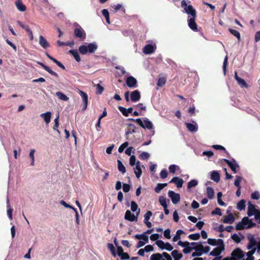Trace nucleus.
<instances>
[{"label":"nucleus","instance_id":"f257e3e1","mask_svg":"<svg viewBox=\"0 0 260 260\" xmlns=\"http://www.w3.org/2000/svg\"><path fill=\"white\" fill-rule=\"evenodd\" d=\"M98 49L96 44L90 43L87 46L82 45L79 47V51L82 55H85L87 53H94Z\"/></svg>","mask_w":260,"mask_h":260},{"label":"nucleus","instance_id":"f03ea898","mask_svg":"<svg viewBox=\"0 0 260 260\" xmlns=\"http://www.w3.org/2000/svg\"><path fill=\"white\" fill-rule=\"evenodd\" d=\"M74 36L76 38L81 40H84L86 39V33L84 29L78 23L76 24V27L74 29Z\"/></svg>","mask_w":260,"mask_h":260},{"label":"nucleus","instance_id":"7ed1b4c3","mask_svg":"<svg viewBox=\"0 0 260 260\" xmlns=\"http://www.w3.org/2000/svg\"><path fill=\"white\" fill-rule=\"evenodd\" d=\"M181 7L184 8L186 13H187L188 14H190L192 17H197L196 11L193 8L192 6H187L185 1L184 0L181 1Z\"/></svg>","mask_w":260,"mask_h":260},{"label":"nucleus","instance_id":"20e7f679","mask_svg":"<svg viewBox=\"0 0 260 260\" xmlns=\"http://www.w3.org/2000/svg\"><path fill=\"white\" fill-rule=\"evenodd\" d=\"M135 122L143 128H147L148 129H151L153 127L152 123L147 118L144 120V123L141 118L136 119Z\"/></svg>","mask_w":260,"mask_h":260},{"label":"nucleus","instance_id":"39448f33","mask_svg":"<svg viewBox=\"0 0 260 260\" xmlns=\"http://www.w3.org/2000/svg\"><path fill=\"white\" fill-rule=\"evenodd\" d=\"M244 256L243 251L241 249L237 248L232 252L231 258L233 260H239L242 258Z\"/></svg>","mask_w":260,"mask_h":260},{"label":"nucleus","instance_id":"423d86ee","mask_svg":"<svg viewBox=\"0 0 260 260\" xmlns=\"http://www.w3.org/2000/svg\"><path fill=\"white\" fill-rule=\"evenodd\" d=\"M140 212V209H139L138 212L137 213V215L135 216L134 214H132L131 212L127 210L125 214L124 218L125 220H127L129 221H137L138 220V215Z\"/></svg>","mask_w":260,"mask_h":260},{"label":"nucleus","instance_id":"0eeeda50","mask_svg":"<svg viewBox=\"0 0 260 260\" xmlns=\"http://www.w3.org/2000/svg\"><path fill=\"white\" fill-rule=\"evenodd\" d=\"M168 196L171 199L173 204H177L180 202V196L179 193H176L174 191L170 190L168 192Z\"/></svg>","mask_w":260,"mask_h":260},{"label":"nucleus","instance_id":"6e6552de","mask_svg":"<svg viewBox=\"0 0 260 260\" xmlns=\"http://www.w3.org/2000/svg\"><path fill=\"white\" fill-rule=\"evenodd\" d=\"M223 160L228 165L229 167L234 173H237L236 168H239V166L234 158L232 159V161L225 158L223 159Z\"/></svg>","mask_w":260,"mask_h":260},{"label":"nucleus","instance_id":"1a4fd4ad","mask_svg":"<svg viewBox=\"0 0 260 260\" xmlns=\"http://www.w3.org/2000/svg\"><path fill=\"white\" fill-rule=\"evenodd\" d=\"M248 210H247V215L248 216H251L253 215H255L257 212L259 211L258 210L256 209L255 205L252 204L251 202H249L248 203Z\"/></svg>","mask_w":260,"mask_h":260},{"label":"nucleus","instance_id":"9d476101","mask_svg":"<svg viewBox=\"0 0 260 260\" xmlns=\"http://www.w3.org/2000/svg\"><path fill=\"white\" fill-rule=\"evenodd\" d=\"M126 83L129 87L134 88L137 87V81L134 77L129 76L126 79Z\"/></svg>","mask_w":260,"mask_h":260},{"label":"nucleus","instance_id":"9b49d317","mask_svg":"<svg viewBox=\"0 0 260 260\" xmlns=\"http://www.w3.org/2000/svg\"><path fill=\"white\" fill-rule=\"evenodd\" d=\"M79 93L81 96L83 102V106L82 109L85 110L86 109L87 107L88 95L86 93L80 90H79Z\"/></svg>","mask_w":260,"mask_h":260},{"label":"nucleus","instance_id":"f8f14e48","mask_svg":"<svg viewBox=\"0 0 260 260\" xmlns=\"http://www.w3.org/2000/svg\"><path fill=\"white\" fill-rule=\"evenodd\" d=\"M196 17H191L188 19V25L189 28L193 30L197 31L198 30L197 24L195 21Z\"/></svg>","mask_w":260,"mask_h":260},{"label":"nucleus","instance_id":"ddd939ff","mask_svg":"<svg viewBox=\"0 0 260 260\" xmlns=\"http://www.w3.org/2000/svg\"><path fill=\"white\" fill-rule=\"evenodd\" d=\"M141 98L140 92L138 90H135L131 93V100L132 102H137Z\"/></svg>","mask_w":260,"mask_h":260},{"label":"nucleus","instance_id":"4468645a","mask_svg":"<svg viewBox=\"0 0 260 260\" xmlns=\"http://www.w3.org/2000/svg\"><path fill=\"white\" fill-rule=\"evenodd\" d=\"M183 182V179L178 177H173L170 181V183H174L178 188L182 187Z\"/></svg>","mask_w":260,"mask_h":260},{"label":"nucleus","instance_id":"2eb2a0df","mask_svg":"<svg viewBox=\"0 0 260 260\" xmlns=\"http://www.w3.org/2000/svg\"><path fill=\"white\" fill-rule=\"evenodd\" d=\"M136 127L134 124L128 123L125 131V135L128 136L132 133H135L136 132Z\"/></svg>","mask_w":260,"mask_h":260},{"label":"nucleus","instance_id":"dca6fc26","mask_svg":"<svg viewBox=\"0 0 260 260\" xmlns=\"http://www.w3.org/2000/svg\"><path fill=\"white\" fill-rule=\"evenodd\" d=\"M118 109L125 117L128 116L129 114L132 113L133 110V109L132 107L126 109L122 106H118Z\"/></svg>","mask_w":260,"mask_h":260},{"label":"nucleus","instance_id":"f3484780","mask_svg":"<svg viewBox=\"0 0 260 260\" xmlns=\"http://www.w3.org/2000/svg\"><path fill=\"white\" fill-rule=\"evenodd\" d=\"M224 250V247H217L213 249V250L210 252V255L216 257H218L219 255L221 253L222 251Z\"/></svg>","mask_w":260,"mask_h":260},{"label":"nucleus","instance_id":"a211bd4d","mask_svg":"<svg viewBox=\"0 0 260 260\" xmlns=\"http://www.w3.org/2000/svg\"><path fill=\"white\" fill-rule=\"evenodd\" d=\"M248 239L249 240V243L247 245L248 249H251L254 248L253 247L257 245L256 241L252 236H248Z\"/></svg>","mask_w":260,"mask_h":260},{"label":"nucleus","instance_id":"6ab92c4d","mask_svg":"<svg viewBox=\"0 0 260 260\" xmlns=\"http://www.w3.org/2000/svg\"><path fill=\"white\" fill-rule=\"evenodd\" d=\"M194 124L190 123H186L185 125L187 129L190 132H196L198 129V124L192 121Z\"/></svg>","mask_w":260,"mask_h":260},{"label":"nucleus","instance_id":"aec40b11","mask_svg":"<svg viewBox=\"0 0 260 260\" xmlns=\"http://www.w3.org/2000/svg\"><path fill=\"white\" fill-rule=\"evenodd\" d=\"M38 63L39 65H40L44 70H45L47 72H48L49 74H50L51 75L56 77V78H58V74L56 73H55V72H54L53 71H52L50 69V67H49L48 66H46L43 63L41 62H38Z\"/></svg>","mask_w":260,"mask_h":260},{"label":"nucleus","instance_id":"412c9836","mask_svg":"<svg viewBox=\"0 0 260 260\" xmlns=\"http://www.w3.org/2000/svg\"><path fill=\"white\" fill-rule=\"evenodd\" d=\"M39 44L44 49L50 47L49 43L42 35L39 36Z\"/></svg>","mask_w":260,"mask_h":260},{"label":"nucleus","instance_id":"4be33fe9","mask_svg":"<svg viewBox=\"0 0 260 260\" xmlns=\"http://www.w3.org/2000/svg\"><path fill=\"white\" fill-rule=\"evenodd\" d=\"M235 220V217L232 214L223 216V222L224 223H232Z\"/></svg>","mask_w":260,"mask_h":260},{"label":"nucleus","instance_id":"5701e85b","mask_svg":"<svg viewBox=\"0 0 260 260\" xmlns=\"http://www.w3.org/2000/svg\"><path fill=\"white\" fill-rule=\"evenodd\" d=\"M15 4L16 6V7L17 9L21 11V12H24L26 10V7L25 5L23 4L21 0H16L15 2Z\"/></svg>","mask_w":260,"mask_h":260},{"label":"nucleus","instance_id":"b1692460","mask_svg":"<svg viewBox=\"0 0 260 260\" xmlns=\"http://www.w3.org/2000/svg\"><path fill=\"white\" fill-rule=\"evenodd\" d=\"M69 52L70 54H72L73 56L76 61L80 62L81 61V58L77 50H69Z\"/></svg>","mask_w":260,"mask_h":260},{"label":"nucleus","instance_id":"393cba45","mask_svg":"<svg viewBox=\"0 0 260 260\" xmlns=\"http://www.w3.org/2000/svg\"><path fill=\"white\" fill-rule=\"evenodd\" d=\"M154 51V47L152 45H146L143 48V52L146 54L153 53Z\"/></svg>","mask_w":260,"mask_h":260},{"label":"nucleus","instance_id":"a878e982","mask_svg":"<svg viewBox=\"0 0 260 260\" xmlns=\"http://www.w3.org/2000/svg\"><path fill=\"white\" fill-rule=\"evenodd\" d=\"M51 115V112H47L46 113L41 114L40 116L44 119L46 123H49L50 121Z\"/></svg>","mask_w":260,"mask_h":260},{"label":"nucleus","instance_id":"bb28decb","mask_svg":"<svg viewBox=\"0 0 260 260\" xmlns=\"http://www.w3.org/2000/svg\"><path fill=\"white\" fill-rule=\"evenodd\" d=\"M211 179L215 182H218L220 180V175L217 171H213L211 175Z\"/></svg>","mask_w":260,"mask_h":260},{"label":"nucleus","instance_id":"cd10ccee","mask_svg":"<svg viewBox=\"0 0 260 260\" xmlns=\"http://www.w3.org/2000/svg\"><path fill=\"white\" fill-rule=\"evenodd\" d=\"M135 238L138 240H143L144 241V242H145V244L146 243L148 242V237L145 234H137L135 236Z\"/></svg>","mask_w":260,"mask_h":260},{"label":"nucleus","instance_id":"c85d7f7f","mask_svg":"<svg viewBox=\"0 0 260 260\" xmlns=\"http://www.w3.org/2000/svg\"><path fill=\"white\" fill-rule=\"evenodd\" d=\"M56 95L59 99L63 101H67L69 99L66 95L60 91L56 92Z\"/></svg>","mask_w":260,"mask_h":260},{"label":"nucleus","instance_id":"c756f323","mask_svg":"<svg viewBox=\"0 0 260 260\" xmlns=\"http://www.w3.org/2000/svg\"><path fill=\"white\" fill-rule=\"evenodd\" d=\"M207 194L209 199H212L214 196V191L211 187H207Z\"/></svg>","mask_w":260,"mask_h":260},{"label":"nucleus","instance_id":"7c9ffc66","mask_svg":"<svg viewBox=\"0 0 260 260\" xmlns=\"http://www.w3.org/2000/svg\"><path fill=\"white\" fill-rule=\"evenodd\" d=\"M245 201L244 200H241L240 201H239L237 204V209L240 210L242 211L243 210H245Z\"/></svg>","mask_w":260,"mask_h":260},{"label":"nucleus","instance_id":"2f4dec72","mask_svg":"<svg viewBox=\"0 0 260 260\" xmlns=\"http://www.w3.org/2000/svg\"><path fill=\"white\" fill-rule=\"evenodd\" d=\"M229 31L231 32V34L237 38L238 41H240L241 36L239 32L232 28H229Z\"/></svg>","mask_w":260,"mask_h":260},{"label":"nucleus","instance_id":"473e14b6","mask_svg":"<svg viewBox=\"0 0 260 260\" xmlns=\"http://www.w3.org/2000/svg\"><path fill=\"white\" fill-rule=\"evenodd\" d=\"M118 169V170L122 173L124 174L126 172V169L122 162L120 160H117Z\"/></svg>","mask_w":260,"mask_h":260},{"label":"nucleus","instance_id":"72a5a7b5","mask_svg":"<svg viewBox=\"0 0 260 260\" xmlns=\"http://www.w3.org/2000/svg\"><path fill=\"white\" fill-rule=\"evenodd\" d=\"M167 186V183H158L155 187L154 190L157 193L160 192L161 190H162L164 187Z\"/></svg>","mask_w":260,"mask_h":260},{"label":"nucleus","instance_id":"f704fd0d","mask_svg":"<svg viewBox=\"0 0 260 260\" xmlns=\"http://www.w3.org/2000/svg\"><path fill=\"white\" fill-rule=\"evenodd\" d=\"M134 173L137 178H139L142 175V171L140 168L138 166H136V167L134 168Z\"/></svg>","mask_w":260,"mask_h":260},{"label":"nucleus","instance_id":"c9c22d12","mask_svg":"<svg viewBox=\"0 0 260 260\" xmlns=\"http://www.w3.org/2000/svg\"><path fill=\"white\" fill-rule=\"evenodd\" d=\"M171 254L174 258L176 257V258L181 259L183 256L182 254L179 253L177 250H173L171 252Z\"/></svg>","mask_w":260,"mask_h":260},{"label":"nucleus","instance_id":"e433bc0d","mask_svg":"<svg viewBox=\"0 0 260 260\" xmlns=\"http://www.w3.org/2000/svg\"><path fill=\"white\" fill-rule=\"evenodd\" d=\"M102 14L105 17L107 23L110 24V16L109 11L107 9H103L102 10Z\"/></svg>","mask_w":260,"mask_h":260},{"label":"nucleus","instance_id":"4c0bfd02","mask_svg":"<svg viewBox=\"0 0 260 260\" xmlns=\"http://www.w3.org/2000/svg\"><path fill=\"white\" fill-rule=\"evenodd\" d=\"M238 84L241 87H248V85L245 82V81L242 79L241 78H238L237 80Z\"/></svg>","mask_w":260,"mask_h":260},{"label":"nucleus","instance_id":"58836bf2","mask_svg":"<svg viewBox=\"0 0 260 260\" xmlns=\"http://www.w3.org/2000/svg\"><path fill=\"white\" fill-rule=\"evenodd\" d=\"M108 248L110 250L111 252V254L113 256L115 257L116 256V253L115 251V248L112 243H108L107 245Z\"/></svg>","mask_w":260,"mask_h":260},{"label":"nucleus","instance_id":"ea45409f","mask_svg":"<svg viewBox=\"0 0 260 260\" xmlns=\"http://www.w3.org/2000/svg\"><path fill=\"white\" fill-rule=\"evenodd\" d=\"M166 83V79L165 77H160L158 78L157 85L159 87L163 86Z\"/></svg>","mask_w":260,"mask_h":260},{"label":"nucleus","instance_id":"a19ab883","mask_svg":"<svg viewBox=\"0 0 260 260\" xmlns=\"http://www.w3.org/2000/svg\"><path fill=\"white\" fill-rule=\"evenodd\" d=\"M212 147L216 150H221L224 151L228 155V157H230L229 152L226 150L225 148L223 146L220 145H214L212 146Z\"/></svg>","mask_w":260,"mask_h":260},{"label":"nucleus","instance_id":"79ce46f5","mask_svg":"<svg viewBox=\"0 0 260 260\" xmlns=\"http://www.w3.org/2000/svg\"><path fill=\"white\" fill-rule=\"evenodd\" d=\"M161 258L162 255L159 253L153 254L150 256V260H160Z\"/></svg>","mask_w":260,"mask_h":260},{"label":"nucleus","instance_id":"37998d69","mask_svg":"<svg viewBox=\"0 0 260 260\" xmlns=\"http://www.w3.org/2000/svg\"><path fill=\"white\" fill-rule=\"evenodd\" d=\"M159 202L160 204V205L164 208L166 206L168 207V205L167 204L166 202V199L165 197L163 196H160L159 198Z\"/></svg>","mask_w":260,"mask_h":260},{"label":"nucleus","instance_id":"c03bdc74","mask_svg":"<svg viewBox=\"0 0 260 260\" xmlns=\"http://www.w3.org/2000/svg\"><path fill=\"white\" fill-rule=\"evenodd\" d=\"M194 249L196 248H193V247H190L189 246V245L187 244L183 249V252L185 254H187L190 253L192 250H194Z\"/></svg>","mask_w":260,"mask_h":260},{"label":"nucleus","instance_id":"a18cd8bd","mask_svg":"<svg viewBox=\"0 0 260 260\" xmlns=\"http://www.w3.org/2000/svg\"><path fill=\"white\" fill-rule=\"evenodd\" d=\"M114 243L117 246V255L120 256L124 252L123 249L122 247L120 246H117V242H116V240H115Z\"/></svg>","mask_w":260,"mask_h":260},{"label":"nucleus","instance_id":"49530a36","mask_svg":"<svg viewBox=\"0 0 260 260\" xmlns=\"http://www.w3.org/2000/svg\"><path fill=\"white\" fill-rule=\"evenodd\" d=\"M198 185V181L196 180L192 179L190 180L187 184V188L188 189L191 188V187H195Z\"/></svg>","mask_w":260,"mask_h":260},{"label":"nucleus","instance_id":"de8ad7c7","mask_svg":"<svg viewBox=\"0 0 260 260\" xmlns=\"http://www.w3.org/2000/svg\"><path fill=\"white\" fill-rule=\"evenodd\" d=\"M200 238L199 233L192 234L188 236V238L192 240H198Z\"/></svg>","mask_w":260,"mask_h":260},{"label":"nucleus","instance_id":"09e8293b","mask_svg":"<svg viewBox=\"0 0 260 260\" xmlns=\"http://www.w3.org/2000/svg\"><path fill=\"white\" fill-rule=\"evenodd\" d=\"M236 179L235 180L234 185L238 188H241L240 182L242 180V178L239 176H236Z\"/></svg>","mask_w":260,"mask_h":260},{"label":"nucleus","instance_id":"8fccbe9b","mask_svg":"<svg viewBox=\"0 0 260 260\" xmlns=\"http://www.w3.org/2000/svg\"><path fill=\"white\" fill-rule=\"evenodd\" d=\"M17 23L19 24V25L22 27L23 29H24L27 32L30 30V28H29V26L28 25H24L20 21H18Z\"/></svg>","mask_w":260,"mask_h":260},{"label":"nucleus","instance_id":"3c124183","mask_svg":"<svg viewBox=\"0 0 260 260\" xmlns=\"http://www.w3.org/2000/svg\"><path fill=\"white\" fill-rule=\"evenodd\" d=\"M35 152V150L34 149H31L29 152V156L30 158L31 159V161L30 162L31 166L34 165V162H35V156H34V153Z\"/></svg>","mask_w":260,"mask_h":260},{"label":"nucleus","instance_id":"603ef678","mask_svg":"<svg viewBox=\"0 0 260 260\" xmlns=\"http://www.w3.org/2000/svg\"><path fill=\"white\" fill-rule=\"evenodd\" d=\"M179 167L175 165H171L169 166V169L171 173L174 174L177 169H179Z\"/></svg>","mask_w":260,"mask_h":260},{"label":"nucleus","instance_id":"864d4df0","mask_svg":"<svg viewBox=\"0 0 260 260\" xmlns=\"http://www.w3.org/2000/svg\"><path fill=\"white\" fill-rule=\"evenodd\" d=\"M157 246L161 249H165V244L162 240H157L155 242Z\"/></svg>","mask_w":260,"mask_h":260},{"label":"nucleus","instance_id":"5fc2aeb1","mask_svg":"<svg viewBox=\"0 0 260 260\" xmlns=\"http://www.w3.org/2000/svg\"><path fill=\"white\" fill-rule=\"evenodd\" d=\"M128 145V142H125L122 144H121L118 148V151L120 153H121L123 151L124 149L126 148Z\"/></svg>","mask_w":260,"mask_h":260},{"label":"nucleus","instance_id":"6e6d98bb","mask_svg":"<svg viewBox=\"0 0 260 260\" xmlns=\"http://www.w3.org/2000/svg\"><path fill=\"white\" fill-rule=\"evenodd\" d=\"M228 56H226L224 59L223 63V71L224 74H226V67L228 66Z\"/></svg>","mask_w":260,"mask_h":260},{"label":"nucleus","instance_id":"4d7b16f0","mask_svg":"<svg viewBox=\"0 0 260 260\" xmlns=\"http://www.w3.org/2000/svg\"><path fill=\"white\" fill-rule=\"evenodd\" d=\"M150 156L149 154L146 152H143L140 155V158L142 160L148 159Z\"/></svg>","mask_w":260,"mask_h":260},{"label":"nucleus","instance_id":"13d9d810","mask_svg":"<svg viewBox=\"0 0 260 260\" xmlns=\"http://www.w3.org/2000/svg\"><path fill=\"white\" fill-rule=\"evenodd\" d=\"M251 197L253 200H258L260 198L259 193L257 191H255L251 193Z\"/></svg>","mask_w":260,"mask_h":260},{"label":"nucleus","instance_id":"bf43d9fd","mask_svg":"<svg viewBox=\"0 0 260 260\" xmlns=\"http://www.w3.org/2000/svg\"><path fill=\"white\" fill-rule=\"evenodd\" d=\"M232 239L237 243H239L241 242V238L239 236L236 234H234L231 236Z\"/></svg>","mask_w":260,"mask_h":260},{"label":"nucleus","instance_id":"052dcab7","mask_svg":"<svg viewBox=\"0 0 260 260\" xmlns=\"http://www.w3.org/2000/svg\"><path fill=\"white\" fill-rule=\"evenodd\" d=\"M54 122L55 124L53 126V129L56 130L58 134H60V132L58 129V127L59 126L58 116L54 119Z\"/></svg>","mask_w":260,"mask_h":260},{"label":"nucleus","instance_id":"680f3d73","mask_svg":"<svg viewBox=\"0 0 260 260\" xmlns=\"http://www.w3.org/2000/svg\"><path fill=\"white\" fill-rule=\"evenodd\" d=\"M211 214L214 215H218L219 216H221L222 215V213L221 212V210L219 208L217 207L215 208L214 210H213L211 212Z\"/></svg>","mask_w":260,"mask_h":260},{"label":"nucleus","instance_id":"e2e57ef3","mask_svg":"<svg viewBox=\"0 0 260 260\" xmlns=\"http://www.w3.org/2000/svg\"><path fill=\"white\" fill-rule=\"evenodd\" d=\"M168 175V172L166 169L161 171L160 173V177L162 179H165L167 177Z\"/></svg>","mask_w":260,"mask_h":260},{"label":"nucleus","instance_id":"0e129e2a","mask_svg":"<svg viewBox=\"0 0 260 260\" xmlns=\"http://www.w3.org/2000/svg\"><path fill=\"white\" fill-rule=\"evenodd\" d=\"M114 10L115 11L121 10L123 11V13H125V10L124 8L120 4H118L114 6Z\"/></svg>","mask_w":260,"mask_h":260},{"label":"nucleus","instance_id":"69168bd1","mask_svg":"<svg viewBox=\"0 0 260 260\" xmlns=\"http://www.w3.org/2000/svg\"><path fill=\"white\" fill-rule=\"evenodd\" d=\"M138 206L135 201L131 202V210L133 212H135L138 209Z\"/></svg>","mask_w":260,"mask_h":260},{"label":"nucleus","instance_id":"338daca9","mask_svg":"<svg viewBox=\"0 0 260 260\" xmlns=\"http://www.w3.org/2000/svg\"><path fill=\"white\" fill-rule=\"evenodd\" d=\"M123 191L124 192H127L131 189V186L128 184L123 183L122 186Z\"/></svg>","mask_w":260,"mask_h":260},{"label":"nucleus","instance_id":"774afa93","mask_svg":"<svg viewBox=\"0 0 260 260\" xmlns=\"http://www.w3.org/2000/svg\"><path fill=\"white\" fill-rule=\"evenodd\" d=\"M207 242L209 244L212 246H215L217 245V240L215 239L209 238L207 240Z\"/></svg>","mask_w":260,"mask_h":260}]
</instances>
